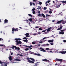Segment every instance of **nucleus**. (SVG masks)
<instances>
[{
	"label": "nucleus",
	"instance_id": "31",
	"mask_svg": "<svg viewBox=\"0 0 66 66\" xmlns=\"http://www.w3.org/2000/svg\"><path fill=\"white\" fill-rule=\"evenodd\" d=\"M48 10L45 11V13H48Z\"/></svg>",
	"mask_w": 66,
	"mask_h": 66
},
{
	"label": "nucleus",
	"instance_id": "35",
	"mask_svg": "<svg viewBox=\"0 0 66 66\" xmlns=\"http://www.w3.org/2000/svg\"><path fill=\"white\" fill-rule=\"evenodd\" d=\"M30 4L31 6V5H32V2H30Z\"/></svg>",
	"mask_w": 66,
	"mask_h": 66
},
{
	"label": "nucleus",
	"instance_id": "40",
	"mask_svg": "<svg viewBox=\"0 0 66 66\" xmlns=\"http://www.w3.org/2000/svg\"><path fill=\"white\" fill-rule=\"evenodd\" d=\"M24 21H27V22H29V21H28V20H24Z\"/></svg>",
	"mask_w": 66,
	"mask_h": 66
},
{
	"label": "nucleus",
	"instance_id": "45",
	"mask_svg": "<svg viewBox=\"0 0 66 66\" xmlns=\"http://www.w3.org/2000/svg\"><path fill=\"white\" fill-rule=\"evenodd\" d=\"M47 9V7H44V10H46Z\"/></svg>",
	"mask_w": 66,
	"mask_h": 66
},
{
	"label": "nucleus",
	"instance_id": "28",
	"mask_svg": "<svg viewBox=\"0 0 66 66\" xmlns=\"http://www.w3.org/2000/svg\"><path fill=\"white\" fill-rule=\"evenodd\" d=\"M40 9H41V7H40V6H38V8H37L38 10H39Z\"/></svg>",
	"mask_w": 66,
	"mask_h": 66
},
{
	"label": "nucleus",
	"instance_id": "42",
	"mask_svg": "<svg viewBox=\"0 0 66 66\" xmlns=\"http://www.w3.org/2000/svg\"><path fill=\"white\" fill-rule=\"evenodd\" d=\"M3 40V39L0 38V41H1V40Z\"/></svg>",
	"mask_w": 66,
	"mask_h": 66
},
{
	"label": "nucleus",
	"instance_id": "4",
	"mask_svg": "<svg viewBox=\"0 0 66 66\" xmlns=\"http://www.w3.org/2000/svg\"><path fill=\"white\" fill-rule=\"evenodd\" d=\"M27 59L28 60V62H29V63H31V64H33V63L34 62V61H31V60H30L29 58H27Z\"/></svg>",
	"mask_w": 66,
	"mask_h": 66
},
{
	"label": "nucleus",
	"instance_id": "39",
	"mask_svg": "<svg viewBox=\"0 0 66 66\" xmlns=\"http://www.w3.org/2000/svg\"><path fill=\"white\" fill-rule=\"evenodd\" d=\"M35 44V42H32V44Z\"/></svg>",
	"mask_w": 66,
	"mask_h": 66
},
{
	"label": "nucleus",
	"instance_id": "32",
	"mask_svg": "<svg viewBox=\"0 0 66 66\" xmlns=\"http://www.w3.org/2000/svg\"><path fill=\"white\" fill-rule=\"evenodd\" d=\"M39 4L40 5H41V4H42V2H39Z\"/></svg>",
	"mask_w": 66,
	"mask_h": 66
},
{
	"label": "nucleus",
	"instance_id": "36",
	"mask_svg": "<svg viewBox=\"0 0 66 66\" xmlns=\"http://www.w3.org/2000/svg\"><path fill=\"white\" fill-rule=\"evenodd\" d=\"M37 55L38 56H41V55H40V54H37Z\"/></svg>",
	"mask_w": 66,
	"mask_h": 66
},
{
	"label": "nucleus",
	"instance_id": "33",
	"mask_svg": "<svg viewBox=\"0 0 66 66\" xmlns=\"http://www.w3.org/2000/svg\"><path fill=\"white\" fill-rule=\"evenodd\" d=\"M28 16H30V17H32V15L31 14H28Z\"/></svg>",
	"mask_w": 66,
	"mask_h": 66
},
{
	"label": "nucleus",
	"instance_id": "55",
	"mask_svg": "<svg viewBox=\"0 0 66 66\" xmlns=\"http://www.w3.org/2000/svg\"><path fill=\"white\" fill-rule=\"evenodd\" d=\"M39 43H40V44H41V43H43V42H42V41H40V42Z\"/></svg>",
	"mask_w": 66,
	"mask_h": 66
},
{
	"label": "nucleus",
	"instance_id": "13",
	"mask_svg": "<svg viewBox=\"0 0 66 66\" xmlns=\"http://www.w3.org/2000/svg\"><path fill=\"white\" fill-rule=\"evenodd\" d=\"M51 30V27H50L47 30V32H49L50 30Z\"/></svg>",
	"mask_w": 66,
	"mask_h": 66
},
{
	"label": "nucleus",
	"instance_id": "20",
	"mask_svg": "<svg viewBox=\"0 0 66 66\" xmlns=\"http://www.w3.org/2000/svg\"><path fill=\"white\" fill-rule=\"evenodd\" d=\"M14 60L15 61H21V60H20V59H15Z\"/></svg>",
	"mask_w": 66,
	"mask_h": 66
},
{
	"label": "nucleus",
	"instance_id": "26",
	"mask_svg": "<svg viewBox=\"0 0 66 66\" xmlns=\"http://www.w3.org/2000/svg\"><path fill=\"white\" fill-rule=\"evenodd\" d=\"M62 2L63 3H66V1H63Z\"/></svg>",
	"mask_w": 66,
	"mask_h": 66
},
{
	"label": "nucleus",
	"instance_id": "58",
	"mask_svg": "<svg viewBox=\"0 0 66 66\" xmlns=\"http://www.w3.org/2000/svg\"><path fill=\"white\" fill-rule=\"evenodd\" d=\"M46 50H50V49L48 48H46Z\"/></svg>",
	"mask_w": 66,
	"mask_h": 66
},
{
	"label": "nucleus",
	"instance_id": "29",
	"mask_svg": "<svg viewBox=\"0 0 66 66\" xmlns=\"http://www.w3.org/2000/svg\"><path fill=\"white\" fill-rule=\"evenodd\" d=\"M38 64L36 63L35 65H34V66H38Z\"/></svg>",
	"mask_w": 66,
	"mask_h": 66
},
{
	"label": "nucleus",
	"instance_id": "25",
	"mask_svg": "<svg viewBox=\"0 0 66 66\" xmlns=\"http://www.w3.org/2000/svg\"><path fill=\"white\" fill-rule=\"evenodd\" d=\"M16 46H12V47H11V48H12V49H14L15 47H16Z\"/></svg>",
	"mask_w": 66,
	"mask_h": 66
},
{
	"label": "nucleus",
	"instance_id": "19",
	"mask_svg": "<svg viewBox=\"0 0 66 66\" xmlns=\"http://www.w3.org/2000/svg\"><path fill=\"white\" fill-rule=\"evenodd\" d=\"M29 20L30 21V22H33V19L32 18H30L29 19Z\"/></svg>",
	"mask_w": 66,
	"mask_h": 66
},
{
	"label": "nucleus",
	"instance_id": "3",
	"mask_svg": "<svg viewBox=\"0 0 66 66\" xmlns=\"http://www.w3.org/2000/svg\"><path fill=\"white\" fill-rule=\"evenodd\" d=\"M12 32H14V31H18V28H16L15 29V28H12Z\"/></svg>",
	"mask_w": 66,
	"mask_h": 66
},
{
	"label": "nucleus",
	"instance_id": "27",
	"mask_svg": "<svg viewBox=\"0 0 66 66\" xmlns=\"http://www.w3.org/2000/svg\"><path fill=\"white\" fill-rule=\"evenodd\" d=\"M29 53H30V54H32L33 53V52H32L31 51H29Z\"/></svg>",
	"mask_w": 66,
	"mask_h": 66
},
{
	"label": "nucleus",
	"instance_id": "43",
	"mask_svg": "<svg viewBox=\"0 0 66 66\" xmlns=\"http://www.w3.org/2000/svg\"><path fill=\"white\" fill-rule=\"evenodd\" d=\"M39 30H43V29H42L40 28H39Z\"/></svg>",
	"mask_w": 66,
	"mask_h": 66
},
{
	"label": "nucleus",
	"instance_id": "2",
	"mask_svg": "<svg viewBox=\"0 0 66 66\" xmlns=\"http://www.w3.org/2000/svg\"><path fill=\"white\" fill-rule=\"evenodd\" d=\"M62 60H63V59H58L57 58L56 59V61L57 62H63Z\"/></svg>",
	"mask_w": 66,
	"mask_h": 66
},
{
	"label": "nucleus",
	"instance_id": "64",
	"mask_svg": "<svg viewBox=\"0 0 66 66\" xmlns=\"http://www.w3.org/2000/svg\"><path fill=\"white\" fill-rule=\"evenodd\" d=\"M20 56H22V55H20Z\"/></svg>",
	"mask_w": 66,
	"mask_h": 66
},
{
	"label": "nucleus",
	"instance_id": "15",
	"mask_svg": "<svg viewBox=\"0 0 66 66\" xmlns=\"http://www.w3.org/2000/svg\"><path fill=\"white\" fill-rule=\"evenodd\" d=\"M53 42V40H49L48 41V42L49 43H52Z\"/></svg>",
	"mask_w": 66,
	"mask_h": 66
},
{
	"label": "nucleus",
	"instance_id": "10",
	"mask_svg": "<svg viewBox=\"0 0 66 66\" xmlns=\"http://www.w3.org/2000/svg\"><path fill=\"white\" fill-rule=\"evenodd\" d=\"M24 46H25L26 47H27V48H28L29 49H32V48H31L30 46H27V45H24Z\"/></svg>",
	"mask_w": 66,
	"mask_h": 66
},
{
	"label": "nucleus",
	"instance_id": "51",
	"mask_svg": "<svg viewBox=\"0 0 66 66\" xmlns=\"http://www.w3.org/2000/svg\"><path fill=\"white\" fill-rule=\"evenodd\" d=\"M37 45L38 46H39V47L40 46V45H39V44H37Z\"/></svg>",
	"mask_w": 66,
	"mask_h": 66
},
{
	"label": "nucleus",
	"instance_id": "48",
	"mask_svg": "<svg viewBox=\"0 0 66 66\" xmlns=\"http://www.w3.org/2000/svg\"><path fill=\"white\" fill-rule=\"evenodd\" d=\"M33 14H35V11H33L32 12Z\"/></svg>",
	"mask_w": 66,
	"mask_h": 66
},
{
	"label": "nucleus",
	"instance_id": "47",
	"mask_svg": "<svg viewBox=\"0 0 66 66\" xmlns=\"http://www.w3.org/2000/svg\"><path fill=\"white\" fill-rule=\"evenodd\" d=\"M35 28H36L37 29V28H39V27H38V26H36Z\"/></svg>",
	"mask_w": 66,
	"mask_h": 66
},
{
	"label": "nucleus",
	"instance_id": "1",
	"mask_svg": "<svg viewBox=\"0 0 66 66\" xmlns=\"http://www.w3.org/2000/svg\"><path fill=\"white\" fill-rule=\"evenodd\" d=\"M15 40H16V42L17 43V45H18L19 44H21V41H18V40H21V39L19 38H15Z\"/></svg>",
	"mask_w": 66,
	"mask_h": 66
},
{
	"label": "nucleus",
	"instance_id": "53",
	"mask_svg": "<svg viewBox=\"0 0 66 66\" xmlns=\"http://www.w3.org/2000/svg\"><path fill=\"white\" fill-rule=\"evenodd\" d=\"M26 39V37H24L23 38V39Z\"/></svg>",
	"mask_w": 66,
	"mask_h": 66
},
{
	"label": "nucleus",
	"instance_id": "37",
	"mask_svg": "<svg viewBox=\"0 0 66 66\" xmlns=\"http://www.w3.org/2000/svg\"><path fill=\"white\" fill-rule=\"evenodd\" d=\"M49 13L50 14H51V13H52V11H49Z\"/></svg>",
	"mask_w": 66,
	"mask_h": 66
},
{
	"label": "nucleus",
	"instance_id": "24",
	"mask_svg": "<svg viewBox=\"0 0 66 66\" xmlns=\"http://www.w3.org/2000/svg\"><path fill=\"white\" fill-rule=\"evenodd\" d=\"M3 46V47H5V45H3L2 44L1 45H0V47H2V46Z\"/></svg>",
	"mask_w": 66,
	"mask_h": 66
},
{
	"label": "nucleus",
	"instance_id": "59",
	"mask_svg": "<svg viewBox=\"0 0 66 66\" xmlns=\"http://www.w3.org/2000/svg\"><path fill=\"white\" fill-rule=\"evenodd\" d=\"M38 13H40V11H39L38 12Z\"/></svg>",
	"mask_w": 66,
	"mask_h": 66
},
{
	"label": "nucleus",
	"instance_id": "61",
	"mask_svg": "<svg viewBox=\"0 0 66 66\" xmlns=\"http://www.w3.org/2000/svg\"><path fill=\"white\" fill-rule=\"evenodd\" d=\"M48 4L47 3H46V6H48Z\"/></svg>",
	"mask_w": 66,
	"mask_h": 66
},
{
	"label": "nucleus",
	"instance_id": "18",
	"mask_svg": "<svg viewBox=\"0 0 66 66\" xmlns=\"http://www.w3.org/2000/svg\"><path fill=\"white\" fill-rule=\"evenodd\" d=\"M41 16H42L43 17H44V18H45V16L44 15V14L43 13H42L41 14Z\"/></svg>",
	"mask_w": 66,
	"mask_h": 66
},
{
	"label": "nucleus",
	"instance_id": "52",
	"mask_svg": "<svg viewBox=\"0 0 66 66\" xmlns=\"http://www.w3.org/2000/svg\"><path fill=\"white\" fill-rule=\"evenodd\" d=\"M60 27H63V26H62V25L61 24L60 25Z\"/></svg>",
	"mask_w": 66,
	"mask_h": 66
},
{
	"label": "nucleus",
	"instance_id": "8",
	"mask_svg": "<svg viewBox=\"0 0 66 66\" xmlns=\"http://www.w3.org/2000/svg\"><path fill=\"white\" fill-rule=\"evenodd\" d=\"M25 35L26 36V37H30V36H29V34L28 33H26L25 34Z\"/></svg>",
	"mask_w": 66,
	"mask_h": 66
},
{
	"label": "nucleus",
	"instance_id": "23",
	"mask_svg": "<svg viewBox=\"0 0 66 66\" xmlns=\"http://www.w3.org/2000/svg\"><path fill=\"white\" fill-rule=\"evenodd\" d=\"M29 59L30 60H32V61H35V60H34V59L33 58H30Z\"/></svg>",
	"mask_w": 66,
	"mask_h": 66
},
{
	"label": "nucleus",
	"instance_id": "14",
	"mask_svg": "<svg viewBox=\"0 0 66 66\" xmlns=\"http://www.w3.org/2000/svg\"><path fill=\"white\" fill-rule=\"evenodd\" d=\"M9 59L10 61H12V56H10L9 57Z\"/></svg>",
	"mask_w": 66,
	"mask_h": 66
},
{
	"label": "nucleus",
	"instance_id": "34",
	"mask_svg": "<svg viewBox=\"0 0 66 66\" xmlns=\"http://www.w3.org/2000/svg\"><path fill=\"white\" fill-rule=\"evenodd\" d=\"M28 50H29V48H28L25 49V51H27Z\"/></svg>",
	"mask_w": 66,
	"mask_h": 66
},
{
	"label": "nucleus",
	"instance_id": "38",
	"mask_svg": "<svg viewBox=\"0 0 66 66\" xmlns=\"http://www.w3.org/2000/svg\"><path fill=\"white\" fill-rule=\"evenodd\" d=\"M61 30V29L60 28H59L57 29V30Z\"/></svg>",
	"mask_w": 66,
	"mask_h": 66
},
{
	"label": "nucleus",
	"instance_id": "9",
	"mask_svg": "<svg viewBox=\"0 0 66 66\" xmlns=\"http://www.w3.org/2000/svg\"><path fill=\"white\" fill-rule=\"evenodd\" d=\"M42 60L43 61H44V62H49V60L47 59H42Z\"/></svg>",
	"mask_w": 66,
	"mask_h": 66
},
{
	"label": "nucleus",
	"instance_id": "63",
	"mask_svg": "<svg viewBox=\"0 0 66 66\" xmlns=\"http://www.w3.org/2000/svg\"><path fill=\"white\" fill-rule=\"evenodd\" d=\"M36 35V34H33L34 35Z\"/></svg>",
	"mask_w": 66,
	"mask_h": 66
},
{
	"label": "nucleus",
	"instance_id": "60",
	"mask_svg": "<svg viewBox=\"0 0 66 66\" xmlns=\"http://www.w3.org/2000/svg\"><path fill=\"white\" fill-rule=\"evenodd\" d=\"M63 42H64V43H66V40H63Z\"/></svg>",
	"mask_w": 66,
	"mask_h": 66
},
{
	"label": "nucleus",
	"instance_id": "44",
	"mask_svg": "<svg viewBox=\"0 0 66 66\" xmlns=\"http://www.w3.org/2000/svg\"><path fill=\"white\" fill-rule=\"evenodd\" d=\"M64 30H60L61 32H64Z\"/></svg>",
	"mask_w": 66,
	"mask_h": 66
},
{
	"label": "nucleus",
	"instance_id": "21",
	"mask_svg": "<svg viewBox=\"0 0 66 66\" xmlns=\"http://www.w3.org/2000/svg\"><path fill=\"white\" fill-rule=\"evenodd\" d=\"M60 6V5H57L56 6V8H58Z\"/></svg>",
	"mask_w": 66,
	"mask_h": 66
},
{
	"label": "nucleus",
	"instance_id": "12",
	"mask_svg": "<svg viewBox=\"0 0 66 66\" xmlns=\"http://www.w3.org/2000/svg\"><path fill=\"white\" fill-rule=\"evenodd\" d=\"M62 21H63V20H62L59 21L58 22H57V24H59L60 23H61V22H62Z\"/></svg>",
	"mask_w": 66,
	"mask_h": 66
},
{
	"label": "nucleus",
	"instance_id": "17",
	"mask_svg": "<svg viewBox=\"0 0 66 66\" xmlns=\"http://www.w3.org/2000/svg\"><path fill=\"white\" fill-rule=\"evenodd\" d=\"M59 34H64V32H59Z\"/></svg>",
	"mask_w": 66,
	"mask_h": 66
},
{
	"label": "nucleus",
	"instance_id": "62",
	"mask_svg": "<svg viewBox=\"0 0 66 66\" xmlns=\"http://www.w3.org/2000/svg\"><path fill=\"white\" fill-rule=\"evenodd\" d=\"M42 32H45V30H43V31H42Z\"/></svg>",
	"mask_w": 66,
	"mask_h": 66
},
{
	"label": "nucleus",
	"instance_id": "54",
	"mask_svg": "<svg viewBox=\"0 0 66 66\" xmlns=\"http://www.w3.org/2000/svg\"><path fill=\"white\" fill-rule=\"evenodd\" d=\"M38 34H40L41 33H40V32H38Z\"/></svg>",
	"mask_w": 66,
	"mask_h": 66
},
{
	"label": "nucleus",
	"instance_id": "5",
	"mask_svg": "<svg viewBox=\"0 0 66 66\" xmlns=\"http://www.w3.org/2000/svg\"><path fill=\"white\" fill-rule=\"evenodd\" d=\"M2 62V63L1 64H3L2 65H3V66H7V63L5 62Z\"/></svg>",
	"mask_w": 66,
	"mask_h": 66
},
{
	"label": "nucleus",
	"instance_id": "30",
	"mask_svg": "<svg viewBox=\"0 0 66 66\" xmlns=\"http://www.w3.org/2000/svg\"><path fill=\"white\" fill-rule=\"evenodd\" d=\"M23 41L25 42H27V39H26V40H23Z\"/></svg>",
	"mask_w": 66,
	"mask_h": 66
},
{
	"label": "nucleus",
	"instance_id": "7",
	"mask_svg": "<svg viewBox=\"0 0 66 66\" xmlns=\"http://www.w3.org/2000/svg\"><path fill=\"white\" fill-rule=\"evenodd\" d=\"M50 44H42V46H43V47H46V46H49Z\"/></svg>",
	"mask_w": 66,
	"mask_h": 66
},
{
	"label": "nucleus",
	"instance_id": "46",
	"mask_svg": "<svg viewBox=\"0 0 66 66\" xmlns=\"http://www.w3.org/2000/svg\"><path fill=\"white\" fill-rule=\"evenodd\" d=\"M35 8H33L32 9V10L33 11H34L35 10Z\"/></svg>",
	"mask_w": 66,
	"mask_h": 66
},
{
	"label": "nucleus",
	"instance_id": "41",
	"mask_svg": "<svg viewBox=\"0 0 66 66\" xmlns=\"http://www.w3.org/2000/svg\"><path fill=\"white\" fill-rule=\"evenodd\" d=\"M41 16V14L40 13H39L38 14V16Z\"/></svg>",
	"mask_w": 66,
	"mask_h": 66
},
{
	"label": "nucleus",
	"instance_id": "50",
	"mask_svg": "<svg viewBox=\"0 0 66 66\" xmlns=\"http://www.w3.org/2000/svg\"><path fill=\"white\" fill-rule=\"evenodd\" d=\"M50 45H53V43H50Z\"/></svg>",
	"mask_w": 66,
	"mask_h": 66
},
{
	"label": "nucleus",
	"instance_id": "49",
	"mask_svg": "<svg viewBox=\"0 0 66 66\" xmlns=\"http://www.w3.org/2000/svg\"><path fill=\"white\" fill-rule=\"evenodd\" d=\"M50 2V0H48L47 1L48 3H49Z\"/></svg>",
	"mask_w": 66,
	"mask_h": 66
},
{
	"label": "nucleus",
	"instance_id": "16",
	"mask_svg": "<svg viewBox=\"0 0 66 66\" xmlns=\"http://www.w3.org/2000/svg\"><path fill=\"white\" fill-rule=\"evenodd\" d=\"M62 20V23H62L63 24H65V21H64V20Z\"/></svg>",
	"mask_w": 66,
	"mask_h": 66
},
{
	"label": "nucleus",
	"instance_id": "57",
	"mask_svg": "<svg viewBox=\"0 0 66 66\" xmlns=\"http://www.w3.org/2000/svg\"><path fill=\"white\" fill-rule=\"evenodd\" d=\"M46 37H44L43 38V40H44L45 39H46Z\"/></svg>",
	"mask_w": 66,
	"mask_h": 66
},
{
	"label": "nucleus",
	"instance_id": "22",
	"mask_svg": "<svg viewBox=\"0 0 66 66\" xmlns=\"http://www.w3.org/2000/svg\"><path fill=\"white\" fill-rule=\"evenodd\" d=\"M15 48L16 49H17V50H20V48H19V47H15Z\"/></svg>",
	"mask_w": 66,
	"mask_h": 66
},
{
	"label": "nucleus",
	"instance_id": "56",
	"mask_svg": "<svg viewBox=\"0 0 66 66\" xmlns=\"http://www.w3.org/2000/svg\"><path fill=\"white\" fill-rule=\"evenodd\" d=\"M13 53H11V55H13Z\"/></svg>",
	"mask_w": 66,
	"mask_h": 66
},
{
	"label": "nucleus",
	"instance_id": "11",
	"mask_svg": "<svg viewBox=\"0 0 66 66\" xmlns=\"http://www.w3.org/2000/svg\"><path fill=\"white\" fill-rule=\"evenodd\" d=\"M5 23H8V20L6 19H5L4 21Z\"/></svg>",
	"mask_w": 66,
	"mask_h": 66
},
{
	"label": "nucleus",
	"instance_id": "6",
	"mask_svg": "<svg viewBox=\"0 0 66 66\" xmlns=\"http://www.w3.org/2000/svg\"><path fill=\"white\" fill-rule=\"evenodd\" d=\"M40 49V50L41 51H43V52H46V50H44V48H39Z\"/></svg>",
	"mask_w": 66,
	"mask_h": 66
}]
</instances>
